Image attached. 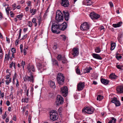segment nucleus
<instances>
[{"label":"nucleus","mask_w":123,"mask_h":123,"mask_svg":"<svg viewBox=\"0 0 123 123\" xmlns=\"http://www.w3.org/2000/svg\"><path fill=\"white\" fill-rule=\"evenodd\" d=\"M27 68L28 69V71L29 73H30V76L26 75L25 77H24V80L25 81H30L33 83L34 81V74L31 71V70L32 71L34 72L35 71V70L34 66L32 65H28Z\"/></svg>","instance_id":"obj_1"},{"label":"nucleus","mask_w":123,"mask_h":123,"mask_svg":"<svg viewBox=\"0 0 123 123\" xmlns=\"http://www.w3.org/2000/svg\"><path fill=\"white\" fill-rule=\"evenodd\" d=\"M57 82L60 85H62L64 83L65 77L63 74L59 73L57 74L56 77Z\"/></svg>","instance_id":"obj_2"},{"label":"nucleus","mask_w":123,"mask_h":123,"mask_svg":"<svg viewBox=\"0 0 123 123\" xmlns=\"http://www.w3.org/2000/svg\"><path fill=\"white\" fill-rule=\"evenodd\" d=\"M64 18L63 15L60 10H57L56 13V16L55 19L56 20L55 23H58L62 21Z\"/></svg>","instance_id":"obj_3"},{"label":"nucleus","mask_w":123,"mask_h":123,"mask_svg":"<svg viewBox=\"0 0 123 123\" xmlns=\"http://www.w3.org/2000/svg\"><path fill=\"white\" fill-rule=\"evenodd\" d=\"M60 24L58 23H54L51 27V31L53 33H59L60 32L58 30H60Z\"/></svg>","instance_id":"obj_4"},{"label":"nucleus","mask_w":123,"mask_h":123,"mask_svg":"<svg viewBox=\"0 0 123 123\" xmlns=\"http://www.w3.org/2000/svg\"><path fill=\"white\" fill-rule=\"evenodd\" d=\"M64 99L62 96L59 95H57L55 103L57 106H59L63 104Z\"/></svg>","instance_id":"obj_5"},{"label":"nucleus","mask_w":123,"mask_h":123,"mask_svg":"<svg viewBox=\"0 0 123 123\" xmlns=\"http://www.w3.org/2000/svg\"><path fill=\"white\" fill-rule=\"evenodd\" d=\"M49 115L51 119L50 120L51 121L52 120L55 121L57 119V113L54 111H50L49 112Z\"/></svg>","instance_id":"obj_6"},{"label":"nucleus","mask_w":123,"mask_h":123,"mask_svg":"<svg viewBox=\"0 0 123 123\" xmlns=\"http://www.w3.org/2000/svg\"><path fill=\"white\" fill-rule=\"evenodd\" d=\"M61 93L62 95L64 97H66L68 94V88L66 86H64L61 88Z\"/></svg>","instance_id":"obj_7"},{"label":"nucleus","mask_w":123,"mask_h":123,"mask_svg":"<svg viewBox=\"0 0 123 123\" xmlns=\"http://www.w3.org/2000/svg\"><path fill=\"white\" fill-rule=\"evenodd\" d=\"M90 25L87 22H85L82 24L80 27V29L83 31H86L89 28Z\"/></svg>","instance_id":"obj_8"},{"label":"nucleus","mask_w":123,"mask_h":123,"mask_svg":"<svg viewBox=\"0 0 123 123\" xmlns=\"http://www.w3.org/2000/svg\"><path fill=\"white\" fill-rule=\"evenodd\" d=\"M91 110L92 109L89 106L84 107L82 110V112L85 114H92V111Z\"/></svg>","instance_id":"obj_9"},{"label":"nucleus","mask_w":123,"mask_h":123,"mask_svg":"<svg viewBox=\"0 0 123 123\" xmlns=\"http://www.w3.org/2000/svg\"><path fill=\"white\" fill-rule=\"evenodd\" d=\"M61 5L64 7H68L69 5V1L68 0H62L61 2Z\"/></svg>","instance_id":"obj_10"},{"label":"nucleus","mask_w":123,"mask_h":123,"mask_svg":"<svg viewBox=\"0 0 123 123\" xmlns=\"http://www.w3.org/2000/svg\"><path fill=\"white\" fill-rule=\"evenodd\" d=\"M68 26V24L64 22L61 24H60V30L64 31L66 29Z\"/></svg>","instance_id":"obj_11"},{"label":"nucleus","mask_w":123,"mask_h":123,"mask_svg":"<svg viewBox=\"0 0 123 123\" xmlns=\"http://www.w3.org/2000/svg\"><path fill=\"white\" fill-rule=\"evenodd\" d=\"M65 19L66 21H68L69 18V14L68 12L67 11H63Z\"/></svg>","instance_id":"obj_12"},{"label":"nucleus","mask_w":123,"mask_h":123,"mask_svg":"<svg viewBox=\"0 0 123 123\" xmlns=\"http://www.w3.org/2000/svg\"><path fill=\"white\" fill-rule=\"evenodd\" d=\"M85 86L84 83L80 82L77 85V90L78 91L82 90Z\"/></svg>","instance_id":"obj_13"},{"label":"nucleus","mask_w":123,"mask_h":123,"mask_svg":"<svg viewBox=\"0 0 123 123\" xmlns=\"http://www.w3.org/2000/svg\"><path fill=\"white\" fill-rule=\"evenodd\" d=\"M117 91L119 93H123V86H119L117 88Z\"/></svg>","instance_id":"obj_14"},{"label":"nucleus","mask_w":123,"mask_h":123,"mask_svg":"<svg viewBox=\"0 0 123 123\" xmlns=\"http://www.w3.org/2000/svg\"><path fill=\"white\" fill-rule=\"evenodd\" d=\"M79 54L78 49L74 48L72 50V54L74 56H77Z\"/></svg>","instance_id":"obj_15"},{"label":"nucleus","mask_w":123,"mask_h":123,"mask_svg":"<svg viewBox=\"0 0 123 123\" xmlns=\"http://www.w3.org/2000/svg\"><path fill=\"white\" fill-rule=\"evenodd\" d=\"M100 15L96 13L95 12H93V21L95 19H97L100 17Z\"/></svg>","instance_id":"obj_16"},{"label":"nucleus","mask_w":123,"mask_h":123,"mask_svg":"<svg viewBox=\"0 0 123 123\" xmlns=\"http://www.w3.org/2000/svg\"><path fill=\"white\" fill-rule=\"evenodd\" d=\"M93 57L94 58L98 60H101L102 59V58L99 55L95 53H93Z\"/></svg>","instance_id":"obj_17"},{"label":"nucleus","mask_w":123,"mask_h":123,"mask_svg":"<svg viewBox=\"0 0 123 123\" xmlns=\"http://www.w3.org/2000/svg\"><path fill=\"white\" fill-rule=\"evenodd\" d=\"M101 81L102 83L105 85L108 84L109 82V81L108 80L105 79L103 78L101 79Z\"/></svg>","instance_id":"obj_18"},{"label":"nucleus","mask_w":123,"mask_h":123,"mask_svg":"<svg viewBox=\"0 0 123 123\" xmlns=\"http://www.w3.org/2000/svg\"><path fill=\"white\" fill-rule=\"evenodd\" d=\"M122 22H120L118 23L117 24H113L112 25L113 27L115 28H117L121 26L122 24Z\"/></svg>","instance_id":"obj_19"},{"label":"nucleus","mask_w":123,"mask_h":123,"mask_svg":"<svg viewBox=\"0 0 123 123\" xmlns=\"http://www.w3.org/2000/svg\"><path fill=\"white\" fill-rule=\"evenodd\" d=\"M95 52L96 53H98L101 51V49L99 46H97L94 48Z\"/></svg>","instance_id":"obj_20"},{"label":"nucleus","mask_w":123,"mask_h":123,"mask_svg":"<svg viewBox=\"0 0 123 123\" xmlns=\"http://www.w3.org/2000/svg\"><path fill=\"white\" fill-rule=\"evenodd\" d=\"M49 84L50 86L54 88L55 87V83L54 82L52 81H50L49 82Z\"/></svg>","instance_id":"obj_21"},{"label":"nucleus","mask_w":123,"mask_h":123,"mask_svg":"<svg viewBox=\"0 0 123 123\" xmlns=\"http://www.w3.org/2000/svg\"><path fill=\"white\" fill-rule=\"evenodd\" d=\"M92 69V68L89 67H87L84 70L83 73L84 74H85L86 73H88L89 72V71L90 70Z\"/></svg>","instance_id":"obj_22"},{"label":"nucleus","mask_w":123,"mask_h":123,"mask_svg":"<svg viewBox=\"0 0 123 123\" xmlns=\"http://www.w3.org/2000/svg\"><path fill=\"white\" fill-rule=\"evenodd\" d=\"M52 61L53 64L55 66H57L58 67H59L58 62L55 59H52Z\"/></svg>","instance_id":"obj_23"},{"label":"nucleus","mask_w":123,"mask_h":123,"mask_svg":"<svg viewBox=\"0 0 123 123\" xmlns=\"http://www.w3.org/2000/svg\"><path fill=\"white\" fill-rule=\"evenodd\" d=\"M109 122L108 123H115L116 119L114 117H111Z\"/></svg>","instance_id":"obj_24"},{"label":"nucleus","mask_w":123,"mask_h":123,"mask_svg":"<svg viewBox=\"0 0 123 123\" xmlns=\"http://www.w3.org/2000/svg\"><path fill=\"white\" fill-rule=\"evenodd\" d=\"M61 60L62 63L63 64L66 63H67L68 61L65 56H63Z\"/></svg>","instance_id":"obj_25"},{"label":"nucleus","mask_w":123,"mask_h":123,"mask_svg":"<svg viewBox=\"0 0 123 123\" xmlns=\"http://www.w3.org/2000/svg\"><path fill=\"white\" fill-rule=\"evenodd\" d=\"M116 77V76L113 74H111L109 76V78L111 79H115Z\"/></svg>","instance_id":"obj_26"},{"label":"nucleus","mask_w":123,"mask_h":123,"mask_svg":"<svg viewBox=\"0 0 123 123\" xmlns=\"http://www.w3.org/2000/svg\"><path fill=\"white\" fill-rule=\"evenodd\" d=\"M36 9H30V12L31 13H32V15H34L36 12Z\"/></svg>","instance_id":"obj_27"},{"label":"nucleus","mask_w":123,"mask_h":123,"mask_svg":"<svg viewBox=\"0 0 123 123\" xmlns=\"http://www.w3.org/2000/svg\"><path fill=\"white\" fill-rule=\"evenodd\" d=\"M116 46V44L115 43H111V50H113L115 48Z\"/></svg>","instance_id":"obj_28"},{"label":"nucleus","mask_w":123,"mask_h":123,"mask_svg":"<svg viewBox=\"0 0 123 123\" xmlns=\"http://www.w3.org/2000/svg\"><path fill=\"white\" fill-rule=\"evenodd\" d=\"M32 22L35 24L34 25L35 27L37 25V19L35 18H33L32 20Z\"/></svg>","instance_id":"obj_29"},{"label":"nucleus","mask_w":123,"mask_h":123,"mask_svg":"<svg viewBox=\"0 0 123 123\" xmlns=\"http://www.w3.org/2000/svg\"><path fill=\"white\" fill-rule=\"evenodd\" d=\"M103 96H101L100 95H99L98 96L97 98V100L100 101L102 100L103 98Z\"/></svg>","instance_id":"obj_30"},{"label":"nucleus","mask_w":123,"mask_h":123,"mask_svg":"<svg viewBox=\"0 0 123 123\" xmlns=\"http://www.w3.org/2000/svg\"><path fill=\"white\" fill-rule=\"evenodd\" d=\"M117 100L116 98H113L112 100L111 101V102L112 103H114L116 105V103Z\"/></svg>","instance_id":"obj_31"},{"label":"nucleus","mask_w":123,"mask_h":123,"mask_svg":"<svg viewBox=\"0 0 123 123\" xmlns=\"http://www.w3.org/2000/svg\"><path fill=\"white\" fill-rule=\"evenodd\" d=\"M63 56H62L60 54L58 55L57 57V58L58 61H60L61 60Z\"/></svg>","instance_id":"obj_32"},{"label":"nucleus","mask_w":123,"mask_h":123,"mask_svg":"<svg viewBox=\"0 0 123 123\" xmlns=\"http://www.w3.org/2000/svg\"><path fill=\"white\" fill-rule=\"evenodd\" d=\"M23 15L21 14L20 15H19L17 16L16 17L17 18L19 19L20 20H21L22 19V18L23 17Z\"/></svg>","instance_id":"obj_33"},{"label":"nucleus","mask_w":123,"mask_h":123,"mask_svg":"<svg viewBox=\"0 0 123 123\" xmlns=\"http://www.w3.org/2000/svg\"><path fill=\"white\" fill-rule=\"evenodd\" d=\"M21 66L22 67L23 69H24V66L25 65V61H22L21 63Z\"/></svg>","instance_id":"obj_34"},{"label":"nucleus","mask_w":123,"mask_h":123,"mask_svg":"<svg viewBox=\"0 0 123 123\" xmlns=\"http://www.w3.org/2000/svg\"><path fill=\"white\" fill-rule=\"evenodd\" d=\"M92 1L90 0H88L86 4L87 5H91L92 4Z\"/></svg>","instance_id":"obj_35"},{"label":"nucleus","mask_w":123,"mask_h":123,"mask_svg":"<svg viewBox=\"0 0 123 123\" xmlns=\"http://www.w3.org/2000/svg\"><path fill=\"white\" fill-rule=\"evenodd\" d=\"M76 73L77 74H80V70L78 69V67H76Z\"/></svg>","instance_id":"obj_36"},{"label":"nucleus","mask_w":123,"mask_h":123,"mask_svg":"<svg viewBox=\"0 0 123 123\" xmlns=\"http://www.w3.org/2000/svg\"><path fill=\"white\" fill-rule=\"evenodd\" d=\"M10 7H7V8H6V12L7 14L8 15L9 14V12L8 10H10Z\"/></svg>","instance_id":"obj_37"},{"label":"nucleus","mask_w":123,"mask_h":123,"mask_svg":"<svg viewBox=\"0 0 123 123\" xmlns=\"http://www.w3.org/2000/svg\"><path fill=\"white\" fill-rule=\"evenodd\" d=\"M17 77V74L16 73H15L14 76L13 77V83H14V80L16 79V78Z\"/></svg>","instance_id":"obj_38"},{"label":"nucleus","mask_w":123,"mask_h":123,"mask_svg":"<svg viewBox=\"0 0 123 123\" xmlns=\"http://www.w3.org/2000/svg\"><path fill=\"white\" fill-rule=\"evenodd\" d=\"M27 25L30 27H31L32 26V23L31 21H29L27 24Z\"/></svg>","instance_id":"obj_39"},{"label":"nucleus","mask_w":123,"mask_h":123,"mask_svg":"<svg viewBox=\"0 0 123 123\" xmlns=\"http://www.w3.org/2000/svg\"><path fill=\"white\" fill-rule=\"evenodd\" d=\"M11 78H10L9 80H6V84L7 85H8L9 84V83L11 82Z\"/></svg>","instance_id":"obj_40"},{"label":"nucleus","mask_w":123,"mask_h":123,"mask_svg":"<svg viewBox=\"0 0 123 123\" xmlns=\"http://www.w3.org/2000/svg\"><path fill=\"white\" fill-rule=\"evenodd\" d=\"M8 57V58H7L6 60L7 59L8 60L10 57V55H7V54H6L5 55V60H6V57Z\"/></svg>","instance_id":"obj_41"},{"label":"nucleus","mask_w":123,"mask_h":123,"mask_svg":"<svg viewBox=\"0 0 123 123\" xmlns=\"http://www.w3.org/2000/svg\"><path fill=\"white\" fill-rule=\"evenodd\" d=\"M116 57L118 60H119L121 58L122 56L120 55L119 56L118 55H116Z\"/></svg>","instance_id":"obj_42"},{"label":"nucleus","mask_w":123,"mask_h":123,"mask_svg":"<svg viewBox=\"0 0 123 123\" xmlns=\"http://www.w3.org/2000/svg\"><path fill=\"white\" fill-rule=\"evenodd\" d=\"M117 68L119 69H121L122 68V67L121 65H117L116 66Z\"/></svg>","instance_id":"obj_43"},{"label":"nucleus","mask_w":123,"mask_h":123,"mask_svg":"<svg viewBox=\"0 0 123 123\" xmlns=\"http://www.w3.org/2000/svg\"><path fill=\"white\" fill-rule=\"evenodd\" d=\"M3 55L2 51L0 52V59L2 58Z\"/></svg>","instance_id":"obj_44"},{"label":"nucleus","mask_w":123,"mask_h":123,"mask_svg":"<svg viewBox=\"0 0 123 123\" xmlns=\"http://www.w3.org/2000/svg\"><path fill=\"white\" fill-rule=\"evenodd\" d=\"M120 105V103L119 102L118 100L117 102V103L116 104V106H119Z\"/></svg>","instance_id":"obj_45"},{"label":"nucleus","mask_w":123,"mask_h":123,"mask_svg":"<svg viewBox=\"0 0 123 123\" xmlns=\"http://www.w3.org/2000/svg\"><path fill=\"white\" fill-rule=\"evenodd\" d=\"M11 50L12 53H15L16 52V49L14 48H12L11 49Z\"/></svg>","instance_id":"obj_46"},{"label":"nucleus","mask_w":123,"mask_h":123,"mask_svg":"<svg viewBox=\"0 0 123 123\" xmlns=\"http://www.w3.org/2000/svg\"><path fill=\"white\" fill-rule=\"evenodd\" d=\"M109 4L111 7H113V4L112 2H109Z\"/></svg>","instance_id":"obj_47"},{"label":"nucleus","mask_w":123,"mask_h":123,"mask_svg":"<svg viewBox=\"0 0 123 123\" xmlns=\"http://www.w3.org/2000/svg\"><path fill=\"white\" fill-rule=\"evenodd\" d=\"M62 109V108L61 107H60V108H59L58 109V112L59 113V114L60 115H61V111H61Z\"/></svg>","instance_id":"obj_48"},{"label":"nucleus","mask_w":123,"mask_h":123,"mask_svg":"<svg viewBox=\"0 0 123 123\" xmlns=\"http://www.w3.org/2000/svg\"><path fill=\"white\" fill-rule=\"evenodd\" d=\"M11 74L9 73V75H7L6 76V79L7 80H8L9 79L10 76L11 75Z\"/></svg>","instance_id":"obj_49"},{"label":"nucleus","mask_w":123,"mask_h":123,"mask_svg":"<svg viewBox=\"0 0 123 123\" xmlns=\"http://www.w3.org/2000/svg\"><path fill=\"white\" fill-rule=\"evenodd\" d=\"M27 36V35L26 34L24 35L23 37L21 39V40H23L25 39Z\"/></svg>","instance_id":"obj_50"},{"label":"nucleus","mask_w":123,"mask_h":123,"mask_svg":"<svg viewBox=\"0 0 123 123\" xmlns=\"http://www.w3.org/2000/svg\"><path fill=\"white\" fill-rule=\"evenodd\" d=\"M31 117L30 115H29V117H28V122H29V123H30L31 122Z\"/></svg>","instance_id":"obj_51"},{"label":"nucleus","mask_w":123,"mask_h":123,"mask_svg":"<svg viewBox=\"0 0 123 123\" xmlns=\"http://www.w3.org/2000/svg\"><path fill=\"white\" fill-rule=\"evenodd\" d=\"M13 120L15 121H16L17 120L16 116L15 115H14L13 116Z\"/></svg>","instance_id":"obj_52"},{"label":"nucleus","mask_w":123,"mask_h":123,"mask_svg":"<svg viewBox=\"0 0 123 123\" xmlns=\"http://www.w3.org/2000/svg\"><path fill=\"white\" fill-rule=\"evenodd\" d=\"M11 16L12 17H14V14L13 13V12L11 11L10 12Z\"/></svg>","instance_id":"obj_53"},{"label":"nucleus","mask_w":123,"mask_h":123,"mask_svg":"<svg viewBox=\"0 0 123 123\" xmlns=\"http://www.w3.org/2000/svg\"><path fill=\"white\" fill-rule=\"evenodd\" d=\"M100 30H103L104 31H105V28H104V27L103 26H101L100 27Z\"/></svg>","instance_id":"obj_54"},{"label":"nucleus","mask_w":123,"mask_h":123,"mask_svg":"<svg viewBox=\"0 0 123 123\" xmlns=\"http://www.w3.org/2000/svg\"><path fill=\"white\" fill-rule=\"evenodd\" d=\"M20 49H21V52H22L23 51V45L21 44L20 45Z\"/></svg>","instance_id":"obj_55"},{"label":"nucleus","mask_w":123,"mask_h":123,"mask_svg":"<svg viewBox=\"0 0 123 123\" xmlns=\"http://www.w3.org/2000/svg\"><path fill=\"white\" fill-rule=\"evenodd\" d=\"M62 38L63 40L65 41L66 38V36L65 35H63L62 37Z\"/></svg>","instance_id":"obj_56"},{"label":"nucleus","mask_w":123,"mask_h":123,"mask_svg":"<svg viewBox=\"0 0 123 123\" xmlns=\"http://www.w3.org/2000/svg\"><path fill=\"white\" fill-rule=\"evenodd\" d=\"M23 88L24 89L25 91L27 90V87L26 85H24L23 87Z\"/></svg>","instance_id":"obj_57"},{"label":"nucleus","mask_w":123,"mask_h":123,"mask_svg":"<svg viewBox=\"0 0 123 123\" xmlns=\"http://www.w3.org/2000/svg\"><path fill=\"white\" fill-rule=\"evenodd\" d=\"M19 82L18 80L17 79V83L16 84V86L17 87H18L19 86Z\"/></svg>","instance_id":"obj_58"},{"label":"nucleus","mask_w":123,"mask_h":123,"mask_svg":"<svg viewBox=\"0 0 123 123\" xmlns=\"http://www.w3.org/2000/svg\"><path fill=\"white\" fill-rule=\"evenodd\" d=\"M12 6L13 7V8H14V10L15 9V7L16 6V4H14L12 5Z\"/></svg>","instance_id":"obj_59"},{"label":"nucleus","mask_w":123,"mask_h":123,"mask_svg":"<svg viewBox=\"0 0 123 123\" xmlns=\"http://www.w3.org/2000/svg\"><path fill=\"white\" fill-rule=\"evenodd\" d=\"M92 12H91L90 13V14L89 15V17L91 18L92 19Z\"/></svg>","instance_id":"obj_60"},{"label":"nucleus","mask_w":123,"mask_h":123,"mask_svg":"<svg viewBox=\"0 0 123 123\" xmlns=\"http://www.w3.org/2000/svg\"><path fill=\"white\" fill-rule=\"evenodd\" d=\"M6 104L7 106H9L10 105V102L9 101H7L6 103Z\"/></svg>","instance_id":"obj_61"},{"label":"nucleus","mask_w":123,"mask_h":123,"mask_svg":"<svg viewBox=\"0 0 123 123\" xmlns=\"http://www.w3.org/2000/svg\"><path fill=\"white\" fill-rule=\"evenodd\" d=\"M6 41L7 42H8V43H9L10 42V40H9V39L7 37H6Z\"/></svg>","instance_id":"obj_62"},{"label":"nucleus","mask_w":123,"mask_h":123,"mask_svg":"<svg viewBox=\"0 0 123 123\" xmlns=\"http://www.w3.org/2000/svg\"><path fill=\"white\" fill-rule=\"evenodd\" d=\"M98 77V74H95V76L93 77L95 79H96Z\"/></svg>","instance_id":"obj_63"},{"label":"nucleus","mask_w":123,"mask_h":123,"mask_svg":"<svg viewBox=\"0 0 123 123\" xmlns=\"http://www.w3.org/2000/svg\"><path fill=\"white\" fill-rule=\"evenodd\" d=\"M37 19H38V21H41V22L42 21V18L41 17L38 18Z\"/></svg>","instance_id":"obj_64"}]
</instances>
